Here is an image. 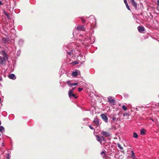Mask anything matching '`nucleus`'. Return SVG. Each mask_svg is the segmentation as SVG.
<instances>
[{
  "label": "nucleus",
  "instance_id": "2",
  "mask_svg": "<svg viewBox=\"0 0 159 159\" xmlns=\"http://www.w3.org/2000/svg\"><path fill=\"white\" fill-rule=\"evenodd\" d=\"M101 134L106 137H109L110 136V134L109 132L104 131H102Z\"/></svg>",
  "mask_w": 159,
  "mask_h": 159
},
{
  "label": "nucleus",
  "instance_id": "31",
  "mask_svg": "<svg viewBox=\"0 0 159 159\" xmlns=\"http://www.w3.org/2000/svg\"><path fill=\"white\" fill-rule=\"evenodd\" d=\"M116 118L113 116L112 118V119L114 121H115V120H116Z\"/></svg>",
  "mask_w": 159,
  "mask_h": 159
},
{
  "label": "nucleus",
  "instance_id": "29",
  "mask_svg": "<svg viewBox=\"0 0 159 159\" xmlns=\"http://www.w3.org/2000/svg\"><path fill=\"white\" fill-rule=\"evenodd\" d=\"M83 89L82 88H78V90L80 92V91H81Z\"/></svg>",
  "mask_w": 159,
  "mask_h": 159
},
{
  "label": "nucleus",
  "instance_id": "36",
  "mask_svg": "<svg viewBox=\"0 0 159 159\" xmlns=\"http://www.w3.org/2000/svg\"><path fill=\"white\" fill-rule=\"evenodd\" d=\"M2 146H4V143H2Z\"/></svg>",
  "mask_w": 159,
  "mask_h": 159
},
{
  "label": "nucleus",
  "instance_id": "37",
  "mask_svg": "<svg viewBox=\"0 0 159 159\" xmlns=\"http://www.w3.org/2000/svg\"><path fill=\"white\" fill-rule=\"evenodd\" d=\"M2 80V78L0 76V81Z\"/></svg>",
  "mask_w": 159,
  "mask_h": 159
},
{
  "label": "nucleus",
  "instance_id": "25",
  "mask_svg": "<svg viewBox=\"0 0 159 159\" xmlns=\"http://www.w3.org/2000/svg\"><path fill=\"white\" fill-rule=\"evenodd\" d=\"M125 5H126V7L127 8V9L129 10H130V9L128 5V4H126Z\"/></svg>",
  "mask_w": 159,
  "mask_h": 159
},
{
  "label": "nucleus",
  "instance_id": "24",
  "mask_svg": "<svg viewBox=\"0 0 159 159\" xmlns=\"http://www.w3.org/2000/svg\"><path fill=\"white\" fill-rule=\"evenodd\" d=\"M89 127L91 129H92V130H93V129L94 130V128L91 125H89Z\"/></svg>",
  "mask_w": 159,
  "mask_h": 159
},
{
  "label": "nucleus",
  "instance_id": "1",
  "mask_svg": "<svg viewBox=\"0 0 159 159\" xmlns=\"http://www.w3.org/2000/svg\"><path fill=\"white\" fill-rule=\"evenodd\" d=\"M108 102L111 105H115L116 101L114 98L111 96H110L108 98Z\"/></svg>",
  "mask_w": 159,
  "mask_h": 159
},
{
  "label": "nucleus",
  "instance_id": "14",
  "mask_svg": "<svg viewBox=\"0 0 159 159\" xmlns=\"http://www.w3.org/2000/svg\"><path fill=\"white\" fill-rule=\"evenodd\" d=\"M4 13L5 15L6 16H7V18L8 19H10V14H9L7 13L6 11H4Z\"/></svg>",
  "mask_w": 159,
  "mask_h": 159
},
{
  "label": "nucleus",
  "instance_id": "3",
  "mask_svg": "<svg viewBox=\"0 0 159 159\" xmlns=\"http://www.w3.org/2000/svg\"><path fill=\"white\" fill-rule=\"evenodd\" d=\"M72 90H69L68 95L70 97H74L75 99L77 98H78V96H75V94L72 93Z\"/></svg>",
  "mask_w": 159,
  "mask_h": 159
},
{
  "label": "nucleus",
  "instance_id": "17",
  "mask_svg": "<svg viewBox=\"0 0 159 159\" xmlns=\"http://www.w3.org/2000/svg\"><path fill=\"white\" fill-rule=\"evenodd\" d=\"M131 157L133 159H135V157L134 156V153L133 151H131Z\"/></svg>",
  "mask_w": 159,
  "mask_h": 159
},
{
  "label": "nucleus",
  "instance_id": "5",
  "mask_svg": "<svg viewBox=\"0 0 159 159\" xmlns=\"http://www.w3.org/2000/svg\"><path fill=\"white\" fill-rule=\"evenodd\" d=\"M6 63L5 58L4 57H0V64L2 65Z\"/></svg>",
  "mask_w": 159,
  "mask_h": 159
},
{
  "label": "nucleus",
  "instance_id": "15",
  "mask_svg": "<svg viewBox=\"0 0 159 159\" xmlns=\"http://www.w3.org/2000/svg\"><path fill=\"white\" fill-rule=\"evenodd\" d=\"M145 130L144 129H142L140 131V134L141 135H143L145 134Z\"/></svg>",
  "mask_w": 159,
  "mask_h": 159
},
{
  "label": "nucleus",
  "instance_id": "20",
  "mask_svg": "<svg viewBox=\"0 0 159 159\" xmlns=\"http://www.w3.org/2000/svg\"><path fill=\"white\" fill-rule=\"evenodd\" d=\"M133 136L134 138H137L138 137V135L136 133H134Z\"/></svg>",
  "mask_w": 159,
  "mask_h": 159
},
{
  "label": "nucleus",
  "instance_id": "18",
  "mask_svg": "<svg viewBox=\"0 0 159 159\" xmlns=\"http://www.w3.org/2000/svg\"><path fill=\"white\" fill-rule=\"evenodd\" d=\"M123 115L124 116H125L127 118L129 116V114L127 113H125L123 114Z\"/></svg>",
  "mask_w": 159,
  "mask_h": 159
},
{
  "label": "nucleus",
  "instance_id": "30",
  "mask_svg": "<svg viewBox=\"0 0 159 159\" xmlns=\"http://www.w3.org/2000/svg\"><path fill=\"white\" fill-rule=\"evenodd\" d=\"M77 85V83H73V84H71V85H72V86H75V85Z\"/></svg>",
  "mask_w": 159,
  "mask_h": 159
},
{
  "label": "nucleus",
  "instance_id": "13",
  "mask_svg": "<svg viewBox=\"0 0 159 159\" xmlns=\"http://www.w3.org/2000/svg\"><path fill=\"white\" fill-rule=\"evenodd\" d=\"M96 137L97 140L101 143V137H100L99 135H97L96 136Z\"/></svg>",
  "mask_w": 159,
  "mask_h": 159
},
{
  "label": "nucleus",
  "instance_id": "22",
  "mask_svg": "<svg viewBox=\"0 0 159 159\" xmlns=\"http://www.w3.org/2000/svg\"><path fill=\"white\" fill-rule=\"evenodd\" d=\"M122 108L123 109V110L125 111L127 109V107L125 105H123L122 106Z\"/></svg>",
  "mask_w": 159,
  "mask_h": 159
},
{
  "label": "nucleus",
  "instance_id": "19",
  "mask_svg": "<svg viewBox=\"0 0 159 159\" xmlns=\"http://www.w3.org/2000/svg\"><path fill=\"white\" fill-rule=\"evenodd\" d=\"M4 128L2 126H0V132H2L4 130Z\"/></svg>",
  "mask_w": 159,
  "mask_h": 159
},
{
  "label": "nucleus",
  "instance_id": "39",
  "mask_svg": "<svg viewBox=\"0 0 159 159\" xmlns=\"http://www.w3.org/2000/svg\"><path fill=\"white\" fill-rule=\"evenodd\" d=\"M75 88V87L73 88L72 89H71L70 90H72V92L73 91V89Z\"/></svg>",
  "mask_w": 159,
  "mask_h": 159
},
{
  "label": "nucleus",
  "instance_id": "16",
  "mask_svg": "<svg viewBox=\"0 0 159 159\" xmlns=\"http://www.w3.org/2000/svg\"><path fill=\"white\" fill-rule=\"evenodd\" d=\"M78 73L77 71H75L72 73V75L74 76L75 77L78 75Z\"/></svg>",
  "mask_w": 159,
  "mask_h": 159
},
{
  "label": "nucleus",
  "instance_id": "4",
  "mask_svg": "<svg viewBox=\"0 0 159 159\" xmlns=\"http://www.w3.org/2000/svg\"><path fill=\"white\" fill-rule=\"evenodd\" d=\"M101 116L102 120L106 123L108 122V118L107 116L104 114H102Z\"/></svg>",
  "mask_w": 159,
  "mask_h": 159
},
{
  "label": "nucleus",
  "instance_id": "40",
  "mask_svg": "<svg viewBox=\"0 0 159 159\" xmlns=\"http://www.w3.org/2000/svg\"><path fill=\"white\" fill-rule=\"evenodd\" d=\"M120 114H122V113L121 112H119L118 113L119 115Z\"/></svg>",
  "mask_w": 159,
  "mask_h": 159
},
{
  "label": "nucleus",
  "instance_id": "21",
  "mask_svg": "<svg viewBox=\"0 0 159 159\" xmlns=\"http://www.w3.org/2000/svg\"><path fill=\"white\" fill-rule=\"evenodd\" d=\"M103 136L102 135V136L101 137V141H106V140H105V138H104V137H103Z\"/></svg>",
  "mask_w": 159,
  "mask_h": 159
},
{
  "label": "nucleus",
  "instance_id": "32",
  "mask_svg": "<svg viewBox=\"0 0 159 159\" xmlns=\"http://www.w3.org/2000/svg\"><path fill=\"white\" fill-rule=\"evenodd\" d=\"M124 2L125 5L128 4L126 0H124Z\"/></svg>",
  "mask_w": 159,
  "mask_h": 159
},
{
  "label": "nucleus",
  "instance_id": "10",
  "mask_svg": "<svg viewBox=\"0 0 159 159\" xmlns=\"http://www.w3.org/2000/svg\"><path fill=\"white\" fill-rule=\"evenodd\" d=\"M93 122L95 125H98L99 124V121L98 119H95L93 120Z\"/></svg>",
  "mask_w": 159,
  "mask_h": 159
},
{
  "label": "nucleus",
  "instance_id": "34",
  "mask_svg": "<svg viewBox=\"0 0 159 159\" xmlns=\"http://www.w3.org/2000/svg\"><path fill=\"white\" fill-rule=\"evenodd\" d=\"M67 54L69 55H71V52H67Z\"/></svg>",
  "mask_w": 159,
  "mask_h": 159
},
{
  "label": "nucleus",
  "instance_id": "26",
  "mask_svg": "<svg viewBox=\"0 0 159 159\" xmlns=\"http://www.w3.org/2000/svg\"><path fill=\"white\" fill-rule=\"evenodd\" d=\"M66 83L69 85V86H70V87H71L72 86V85H71V84H70V82L69 81H68Z\"/></svg>",
  "mask_w": 159,
  "mask_h": 159
},
{
  "label": "nucleus",
  "instance_id": "33",
  "mask_svg": "<svg viewBox=\"0 0 159 159\" xmlns=\"http://www.w3.org/2000/svg\"><path fill=\"white\" fill-rule=\"evenodd\" d=\"M105 152L102 151L101 152V155H102L103 154H105Z\"/></svg>",
  "mask_w": 159,
  "mask_h": 159
},
{
  "label": "nucleus",
  "instance_id": "12",
  "mask_svg": "<svg viewBox=\"0 0 159 159\" xmlns=\"http://www.w3.org/2000/svg\"><path fill=\"white\" fill-rule=\"evenodd\" d=\"M117 146L118 147L120 148V149L121 150V152H123L124 151V150H123V148L121 146V145L119 143H118L117 144Z\"/></svg>",
  "mask_w": 159,
  "mask_h": 159
},
{
  "label": "nucleus",
  "instance_id": "6",
  "mask_svg": "<svg viewBox=\"0 0 159 159\" xmlns=\"http://www.w3.org/2000/svg\"><path fill=\"white\" fill-rule=\"evenodd\" d=\"M77 29L79 30L84 31H85V29L84 27V25L78 26L77 27Z\"/></svg>",
  "mask_w": 159,
  "mask_h": 159
},
{
  "label": "nucleus",
  "instance_id": "41",
  "mask_svg": "<svg viewBox=\"0 0 159 159\" xmlns=\"http://www.w3.org/2000/svg\"><path fill=\"white\" fill-rule=\"evenodd\" d=\"M1 121H0V125H1Z\"/></svg>",
  "mask_w": 159,
  "mask_h": 159
},
{
  "label": "nucleus",
  "instance_id": "8",
  "mask_svg": "<svg viewBox=\"0 0 159 159\" xmlns=\"http://www.w3.org/2000/svg\"><path fill=\"white\" fill-rule=\"evenodd\" d=\"M138 31L141 33L145 30V29L143 26H139L138 27Z\"/></svg>",
  "mask_w": 159,
  "mask_h": 159
},
{
  "label": "nucleus",
  "instance_id": "9",
  "mask_svg": "<svg viewBox=\"0 0 159 159\" xmlns=\"http://www.w3.org/2000/svg\"><path fill=\"white\" fill-rule=\"evenodd\" d=\"M2 53L3 56L4 57H5L6 58L7 60L8 59V56L6 52L5 51L2 50Z\"/></svg>",
  "mask_w": 159,
  "mask_h": 159
},
{
  "label": "nucleus",
  "instance_id": "7",
  "mask_svg": "<svg viewBox=\"0 0 159 159\" xmlns=\"http://www.w3.org/2000/svg\"><path fill=\"white\" fill-rule=\"evenodd\" d=\"M130 2L135 8L137 9L138 8L137 5L134 0H130Z\"/></svg>",
  "mask_w": 159,
  "mask_h": 159
},
{
  "label": "nucleus",
  "instance_id": "35",
  "mask_svg": "<svg viewBox=\"0 0 159 159\" xmlns=\"http://www.w3.org/2000/svg\"><path fill=\"white\" fill-rule=\"evenodd\" d=\"M2 2L0 1V5H2Z\"/></svg>",
  "mask_w": 159,
  "mask_h": 159
},
{
  "label": "nucleus",
  "instance_id": "11",
  "mask_svg": "<svg viewBox=\"0 0 159 159\" xmlns=\"http://www.w3.org/2000/svg\"><path fill=\"white\" fill-rule=\"evenodd\" d=\"M8 77L9 78L11 79H16V77L14 74H11L8 75Z\"/></svg>",
  "mask_w": 159,
  "mask_h": 159
},
{
  "label": "nucleus",
  "instance_id": "27",
  "mask_svg": "<svg viewBox=\"0 0 159 159\" xmlns=\"http://www.w3.org/2000/svg\"><path fill=\"white\" fill-rule=\"evenodd\" d=\"M81 18L82 19V22L83 24L85 23V20H84L82 18Z\"/></svg>",
  "mask_w": 159,
  "mask_h": 159
},
{
  "label": "nucleus",
  "instance_id": "38",
  "mask_svg": "<svg viewBox=\"0 0 159 159\" xmlns=\"http://www.w3.org/2000/svg\"><path fill=\"white\" fill-rule=\"evenodd\" d=\"M157 4L158 5H159V0L157 1Z\"/></svg>",
  "mask_w": 159,
  "mask_h": 159
},
{
  "label": "nucleus",
  "instance_id": "23",
  "mask_svg": "<svg viewBox=\"0 0 159 159\" xmlns=\"http://www.w3.org/2000/svg\"><path fill=\"white\" fill-rule=\"evenodd\" d=\"M7 157H6V159H10V154H9V153H7Z\"/></svg>",
  "mask_w": 159,
  "mask_h": 159
},
{
  "label": "nucleus",
  "instance_id": "28",
  "mask_svg": "<svg viewBox=\"0 0 159 159\" xmlns=\"http://www.w3.org/2000/svg\"><path fill=\"white\" fill-rule=\"evenodd\" d=\"M73 63L74 64L77 65L79 63L77 61H74V62H73Z\"/></svg>",
  "mask_w": 159,
  "mask_h": 159
}]
</instances>
